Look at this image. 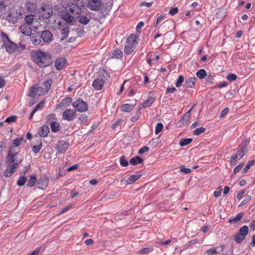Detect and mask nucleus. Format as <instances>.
Here are the masks:
<instances>
[{
	"label": "nucleus",
	"mask_w": 255,
	"mask_h": 255,
	"mask_svg": "<svg viewBox=\"0 0 255 255\" xmlns=\"http://www.w3.org/2000/svg\"><path fill=\"white\" fill-rule=\"evenodd\" d=\"M249 227L253 231L255 230V220H253L250 224Z\"/></svg>",
	"instance_id": "obj_64"
},
{
	"label": "nucleus",
	"mask_w": 255,
	"mask_h": 255,
	"mask_svg": "<svg viewBox=\"0 0 255 255\" xmlns=\"http://www.w3.org/2000/svg\"><path fill=\"white\" fill-rule=\"evenodd\" d=\"M112 57H115L116 58H119L122 57L123 53L120 50H115L112 53Z\"/></svg>",
	"instance_id": "obj_40"
},
{
	"label": "nucleus",
	"mask_w": 255,
	"mask_h": 255,
	"mask_svg": "<svg viewBox=\"0 0 255 255\" xmlns=\"http://www.w3.org/2000/svg\"><path fill=\"white\" fill-rule=\"evenodd\" d=\"M247 150V145H245L242 149L239 150L238 152L233 155L234 159L240 160L241 159L245 154L246 151Z\"/></svg>",
	"instance_id": "obj_22"
},
{
	"label": "nucleus",
	"mask_w": 255,
	"mask_h": 255,
	"mask_svg": "<svg viewBox=\"0 0 255 255\" xmlns=\"http://www.w3.org/2000/svg\"><path fill=\"white\" fill-rule=\"evenodd\" d=\"M163 125L162 123H158L156 128L155 133L156 134H158L163 129Z\"/></svg>",
	"instance_id": "obj_50"
},
{
	"label": "nucleus",
	"mask_w": 255,
	"mask_h": 255,
	"mask_svg": "<svg viewBox=\"0 0 255 255\" xmlns=\"http://www.w3.org/2000/svg\"><path fill=\"white\" fill-rule=\"evenodd\" d=\"M26 10L29 12H34L37 8L35 0H27L25 3Z\"/></svg>",
	"instance_id": "obj_14"
},
{
	"label": "nucleus",
	"mask_w": 255,
	"mask_h": 255,
	"mask_svg": "<svg viewBox=\"0 0 255 255\" xmlns=\"http://www.w3.org/2000/svg\"><path fill=\"white\" fill-rule=\"evenodd\" d=\"M184 80V76L183 75H180L178 77V78L176 83V84H175L176 86L178 88L180 87L182 85V83H183Z\"/></svg>",
	"instance_id": "obj_43"
},
{
	"label": "nucleus",
	"mask_w": 255,
	"mask_h": 255,
	"mask_svg": "<svg viewBox=\"0 0 255 255\" xmlns=\"http://www.w3.org/2000/svg\"><path fill=\"white\" fill-rule=\"evenodd\" d=\"M196 79L195 77H190L186 79L185 81L184 86L187 88H194L195 83Z\"/></svg>",
	"instance_id": "obj_23"
},
{
	"label": "nucleus",
	"mask_w": 255,
	"mask_h": 255,
	"mask_svg": "<svg viewBox=\"0 0 255 255\" xmlns=\"http://www.w3.org/2000/svg\"><path fill=\"white\" fill-rule=\"evenodd\" d=\"M45 93V90L43 87H39L35 88L34 87H31L29 90V93L28 96L34 97L36 96H40L44 94Z\"/></svg>",
	"instance_id": "obj_11"
},
{
	"label": "nucleus",
	"mask_w": 255,
	"mask_h": 255,
	"mask_svg": "<svg viewBox=\"0 0 255 255\" xmlns=\"http://www.w3.org/2000/svg\"><path fill=\"white\" fill-rule=\"evenodd\" d=\"M249 233V227L247 226L241 227L238 232L234 236V240L238 244H241L246 239Z\"/></svg>",
	"instance_id": "obj_3"
},
{
	"label": "nucleus",
	"mask_w": 255,
	"mask_h": 255,
	"mask_svg": "<svg viewBox=\"0 0 255 255\" xmlns=\"http://www.w3.org/2000/svg\"><path fill=\"white\" fill-rule=\"evenodd\" d=\"M106 82V78L104 75H100L95 79L92 83V87L96 90H101Z\"/></svg>",
	"instance_id": "obj_9"
},
{
	"label": "nucleus",
	"mask_w": 255,
	"mask_h": 255,
	"mask_svg": "<svg viewBox=\"0 0 255 255\" xmlns=\"http://www.w3.org/2000/svg\"><path fill=\"white\" fill-rule=\"evenodd\" d=\"M21 14V13L17 9L12 8L10 9L9 13L6 17V19L10 23L15 24L17 22L18 18Z\"/></svg>",
	"instance_id": "obj_6"
},
{
	"label": "nucleus",
	"mask_w": 255,
	"mask_h": 255,
	"mask_svg": "<svg viewBox=\"0 0 255 255\" xmlns=\"http://www.w3.org/2000/svg\"><path fill=\"white\" fill-rule=\"evenodd\" d=\"M102 6V2L101 0H88L86 6L91 10L98 11Z\"/></svg>",
	"instance_id": "obj_8"
},
{
	"label": "nucleus",
	"mask_w": 255,
	"mask_h": 255,
	"mask_svg": "<svg viewBox=\"0 0 255 255\" xmlns=\"http://www.w3.org/2000/svg\"><path fill=\"white\" fill-rule=\"evenodd\" d=\"M76 118V111L75 110L67 109L62 114V118L68 121H71Z\"/></svg>",
	"instance_id": "obj_10"
},
{
	"label": "nucleus",
	"mask_w": 255,
	"mask_h": 255,
	"mask_svg": "<svg viewBox=\"0 0 255 255\" xmlns=\"http://www.w3.org/2000/svg\"><path fill=\"white\" fill-rule=\"evenodd\" d=\"M149 147L147 146H143L142 148H141L138 151V153L140 154H142L144 153L145 152H147L149 150Z\"/></svg>",
	"instance_id": "obj_55"
},
{
	"label": "nucleus",
	"mask_w": 255,
	"mask_h": 255,
	"mask_svg": "<svg viewBox=\"0 0 255 255\" xmlns=\"http://www.w3.org/2000/svg\"><path fill=\"white\" fill-rule=\"evenodd\" d=\"M153 251V249L150 248H145L142 249V250H140L138 251V254H148L150 252Z\"/></svg>",
	"instance_id": "obj_48"
},
{
	"label": "nucleus",
	"mask_w": 255,
	"mask_h": 255,
	"mask_svg": "<svg viewBox=\"0 0 255 255\" xmlns=\"http://www.w3.org/2000/svg\"><path fill=\"white\" fill-rule=\"evenodd\" d=\"M143 158H142L138 156H136L131 158L129 162L132 165H137L138 164H140V163H142L143 162Z\"/></svg>",
	"instance_id": "obj_28"
},
{
	"label": "nucleus",
	"mask_w": 255,
	"mask_h": 255,
	"mask_svg": "<svg viewBox=\"0 0 255 255\" xmlns=\"http://www.w3.org/2000/svg\"><path fill=\"white\" fill-rule=\"evenodd\" d=\"M56 115L55 114H49L47 116V120L48 122H49L52 120H56Z\"/></svg>",
	"instance_id": "obj_63"
},
{
	"label": "nucleus",
	"mask_w": 255,
	"mask_h": 255,
	"mask_svg": "<svg viewBox=\"0 0 255 255\" xmlns=\"http://www.w3.org/2000/svg\"><path fill=\"white\" fill-rule=\"evenodd\" d=\"M229 111V109L228 108H225L221 113L220 115V118H223Z\"/></svg>",
	"instance_id": "obj_60"
},
{
	"label": "nucleus",
	"mask_w": 255,
	"mask_h": 255,
	"mask_svg": "<svg viewBox=\"0 0 255 255\" xmlns=\"http://www.w3.org/2000/svg\"><path fill=\"white\" fill-rule=\"evenodd\" d=\"M206 131V128L203 127L196 128L194 131L193 134L194 135H199L202 133Z\"/></svg>",
	"instance_id": "obj_46"
},
{
	"label": "nucleus",
	"mask_w": 255,
	"mask_h": 255,
	"mask_svg": "<svg viewBox=\"0 0 255 255\" xmlns=\"http://www.w3.org/2000/svg\"><path fill=\"white\" fill-rule=\"evenodd\" d=\"M134 105L126 104L122 106L121 110L125 112H129L133 109Z\"/></svg>",
	"instance_id": "obj_30"
},
{
	"label": "nucleus",
	"mask_w": 255,
	"mask_h": 255,
	"mask_svg": "<svg viewBox=\"0 0 255 255\" xmlns=\"http://www.w3.org/2000/svg\"><path fill=\"white\" fill-rule=\"evenodd\" d=\"M237 78V76L235 74H229L227 76V79L230 81H235Z\"/></svg>",
	"instance_id": "obj_52"
},
{
	"label": "nucleus",
	"mask_w": 255,
	"mask_h": 255,
	"mask_svg": "<svg viewBox=\"0 0 255 255\" xmlns=\"http://www.w3.org/2000/svg\"><path fill=\"white\" fill-rule=\"evenodd\" d=\"M62 37L61 39L64 40L66 38H67L68 36L69 32V27L67 25H64L62 29H61L60 31Z\"/></svg>",
	"instance_id": "obj_25"
},
{
	"label": "nucleus",
	"mask_w": 255,
	"mask_h": 255,
	"mask_svg": "<svg viewBox=\"0 0 255 255\" xmlns=\"http://www.w3.org/2000/svg\"><path fill=\"white\" fill-rule=\"evenodd\" d=\"M123 122V120H119L114 124L112 125V128L113 129H115L117 127L121 125Z\"/></svg>",
	"instance_id": "obj_62"
},
{
	"label": "nucleus",
	"mask_w": 255,
	"mask_h": 255,
	"mask_svg": "<svg viewBox=\"0 0 255 255\" xmlns=\"http://www.w3.org/2000/svg\"><path fill=\"white\" fill-rule=\"evenodd\" d=\"M53 14L52 7L49 5H44L38 10V16L43 19H48Z\"/></svg>",
	"instance_id": "obj_5"
},
{
	"label": "nucleus",
	"mask_w": 255,
	"mask_h": 255,
	"mask_svg": "<svg viewBox=\"0 0 255 255\" xmlns=\"http://www.w3.org/2000/svg\"><path fill=\"white\" fill-rule=\"evenodd\" d=\"M36 178L35 175H31L30 176V179L28 181L27 185L29 187H32L34 186L36 182Z\"/></svg>",
	"instance_id": "obj_33"
},
{
	"label": "nucleus",
	"mask_w": 255,
	"mask_h": 255,
	"mask_svg": "<svg viewBox=\"0 0 255 255\" xmlns=\"http://www.w3.org/2000/svg\"><path fill=\"white\" fill-rule=\"evenodd\" d=\"M22 139H23L22 138H21L20 139H19V138L15 139L12 142V145L15 147L18 146L19 145L20 141H21Z\"/></svg>",
	"instance_id": "obj_61"
},
{
	"label": "nucleus",
	"mask_w": 255,
	"mask_h": 255,
	"mask_svg": "<svg viewBox=\"0 0 255 255\" xmlns=\"http://www.w3.org/2000/svg\"><path fill=\"white\" fill-rule=\"evenodd\" d=\"M251 197L250 195H246L245 199L242 201L239 206H242L247 204L249 201L251 200Z\"/></svg>",
	"instance_id": "obj_51"
},
{
	"label": "nucleus",
	"mask_w": 255,
	"mask_h": 255,
	"mask_svg": "<svg viewBox=\"0 0 255 255\" xmlns=\"http://www.w3.org/2000/svg\"><path fill=\"white\" fill-rule=\"evenodd\" d=\"M52 84V80L50 79L47 80L43 83V86L44 89L45 90V93H47L50 90Z\"/></svg>",
	"instance_id": "obj_34"
},
{
	"label": "nucleus",
	"mask_w": 255,
	"mask_h": 255,
	"mask_svg": "<svg viewBox=\"0 0 255 255\" xmlns=\"http://www.w3.org/2000/svg\"><path fill=\"white\" fill-rule=\"evenodd\" d=\"M141 177V175L134 174L130 176L128 178L129 183H132L137 180Z\"/></svg>",
	"instance_id": "obj_41"
},
{
	"label": "nucleus",
	"mask_w": 255,
	"mask_h": 255,
	"mask_svg": "<svg viewBox=\"0 0 255 255\" xmlns=\"http://www.w3.org/2000/svg\"><path fill=\"white\" fill-rule=\"evenodd\" d=\"M69 147V143L64 140H60L58 141L56 145V148L58 151V152L64 153Z\"/></svg>",
	"instance_id": "obj_12"
},
{
	"label": "nucleus",
	"mask_w": 255,
	"mask_h": 255,
	"mask_svg": "<svg viewBox=\"0 0 255 255\" xmlns=\"http://www.w3.org/2000/svg\"><path fill=\"white\" fill-rule=\"evenodd\" d=\"M63 18L66 22V23L69 25H73L76 22V20L75 19L76 17L74 16L73 15H70L68 13H66L63 14Z\"/></svg>",
	"instance_id": "obj_16"
},
{
	"label": "nucleus",
	"mask_w": 255,
	"mask_h": 255,
	"mask_svg": "<svg viewBox=\"0 0 255 255\" xmlns=\"http://www.w3.org/2000/svg\"><path fill=\"white\" fill-rule=\"evenodd\" d=\"M72 105L75 108V111L78 112H83L88 110V104L80 98L74 102Z\"/></svg>",
	"instance_id": "obj_7"
},
{
	"label": "nucleus",
	"mask_w": 255,
	"mask_h": 255,
	"mask_svg": "<svg viewBox=\"0 0 255 255\" xmlns=\"http://www.w3.org/2000/svg\"><path fill=\"white\" fill-rule=\"evenodd\" d=\"M244 165V163H241L237 166L234 169V173H236L241 170Z\"/></svg>",
	"instance_id": "obj_56"
},
{
	"label": "nucleus",
	"mask_w": 255,
	"mask_h": 255,
	"mask_svg": "<svg viewBox=\"0 0 255 255\" xmlns=\"http://www.w3.org/2000/svg\"><path fill=\"white\" fill-rule=\"evenodd\" d=\"M120 164L124 167H127L128 165V161L125 159V157L123 156L121 157L120 159Z\"/></svg>",
	"instance_id": "obj_49"
},
{
	"label": "nucleus",
	"mask_w": 255,
	"mask_h": 255,
	"mask_svg": "<svg viewBox=\"0 0 255 255\" xmlns=\"http://www.w3.org/2000/svg\"><path fill=\"white\" fill-rule=\"evenodd\" d=\"M137 36L133 34L130 35L128 37L124 50L125 53L127 54L132 53L137 44Z\"/></svg>",
	"instance_id": "obj_2"
},
{
	"label": "nucleus",
	"mask_w": 255,
	"mask_h": 255,
	"mask_svg": "<svg viewBox=\"0 0 255 255\" xmlns=\"http://www.w3.org/2000/svg\"><path fill=\"white\" fill-rule=\"evenodd\" d=\"M34 63L40 67H46L50 65L53 61L50 53L40 50L36 51L32 54Z\"/></svg>",
	"instance_id": "obj_1"
},
{
	"label": "nucleus",
	"mask_w": 255,
	"mask_h": 255,
	"mask_svg": "<svg viewBox=\"0 0 255 255\" xmlns=\"http://www.w3.org/2000/svg\"><path fill=\"white\" fill-rule=\"evenodd\" d=\"M6 159L7 163L9 165L14 163L15 161L14 155L10 151H8Z\"/></svg>",
	"instance_id": "obj_27"
},
{
	"label": "nucleus",
	"mask_w": 255,
	"mask_h": 255,
	"mask_svg": "<svg viewBox=\"0 0 255 255\" xmlns=\"http://www.w3.org/2000/svg\"><path fill=\"white\" fill-rule=\"evenodd\" d=\"M155 99L152 97H150L148 99L142 104V107L145 108L149 107L154 101Z\"/></svg>",
	"instance_id": "obj_37"
},
{
	"label": "nucleus",
	"mask_w": 255,
	"mask_h": 255,
	"mask_svg": "<svg viewBox=\"0 0 255 255\" xmlns=\"http://www.w3.org/2000/svg\"><path fill=\"white\" fill-rule=\"evenodd\" d=\"M49 132V127L47 126H43L39 129L38 134L40 136L45 137L47 136Z\"/></svg>",
	"instance_id": "obj_24"
},
{
	"label": "nucleus",
	"mask_w": 255,
	"mask_h": 255,
	"mask_svg": "<svg viewBox=\"0 0 255 255\" xmlns=\"http://www.w3.org/2000/svg\"><path fill=\"white\" fill-rule=\"evenodd\" d=\"M91 16L89 14L82 15L81 13L78 14V16L76 17L78 21L84 25H87L90 21Z\"/></svg>",
	"instance_id": "obj_17"
},
{
	"label": "nucleus",
	"mask_w": 255,
	"mask_h": 255,
	"mask_svg": "<svg viewBox=\"0 0 255 255\" xmlns=\"http://www.w3.org/2000/svg\"><path fill=\"white\" fill-rule=\"evenodd\" d=\"M1 39L3 43V45L5 44V43H7V42H9L11 40L9 39L8 35L6 34L4 32H1Z\"/></svg>",
	"instance_id": "obj_42"
},
{
	"label": "nucleus",
	"mask_w": 255,
	"mask_h": 255,
	"mask_svg": "<svg viewBox=\"0 0 255 255\" xmlns=\"http://www.w3.org/2000/svg\"><path fill=\"white\" fill-rule=\"evenodd\" d=\"M255 162V160H252L249 161L244 168L243 172L246 173L250 168L251 166L254 164Z\"/></svg>",
	"instance_id": "obj_45"
},
{
	"label": "nucleus",
	"mask_w": 255,
	"mask_h": 255,
	"mask_svg": "<svg viewBox=\"0 0 255 255\" xmlns=\"http://www.w3.org/2000/svg\"><path fill=\"white\" fill-rule=\"evenodd\" d=\"M72 101V99L70 97H67L63 99L61 102L56 106L57 108H65L70 105Z\"/></svg>",
	"instance_id": "obj_18"
},
{
	"label": "nucleus",
	"mask_w": 255,
	"mask_h": 255,
	"mask_svg": "<svg viewBox=\"0 0 255 255\" xmlns=\"http://www.w3.org/2000/svg\"><path fill=\"white\" fill-rule=\"evenodd\" d=\"M27 179L26 177H25L23 175H20V177H19L17 180V184L19 186H22L25 184V182L27 181Z\"/></svg>",
	"instance_id": "obj_35"
},
{
	"label": "nucleus",
	"mask_w": 255,
	"mask_h": 255,
	"mask_svg": "<svg viewBox=\"0 0 255 255\" xmlns=\"http://www.w3.org/2000/svg\"><path fill=\"white\" fill-rule=\"evenodd\" d=\"M88 117L86 115H82L79 118V121L81 124H85L87 121Z\"/></svg>",
	"instance_id": "obj_53"
},
{
	"label": "nucleus",
	"mask_w": 255,
	"mask_h": 255,
	"mask_svg": "<svg viewBox=\"0 0 255 255\" xmlns=\"http://www.w3.org/2000/svg\"><path fill=\"white\" fill-rule=\"evenodd\" d=\"M180 170L181 172L184 173L185 174H188L191 172L190 169L187 168L183 165L180 166Z\"/></svg>",
	"instance_id": "obj_54"
},
{
	"label": "nucleus",
	"mask_w": 255,
	"mask_h": 255,
	"mask_svg": "<svg viewBox=\"0 0 255 255\" xmlns=\"http://www.w3.org/2000/svg\"><path fill=\"white\" fill-rule=\"evenodd\" d=\"M244 213L241 212L237 214V216L233 219H230L229 222L230 223H234L239 221L244 216Z\"/></svg>",
	"instance_id": "obj_31"
},
{
	"label": "nucleus",
	"mask_w": 255,
	"mask_h": 255,
	"mask_svg": "<svg viewBox=\"0 0 255 255\" xmlns=\"http://www.w3.org/2000/svg\"><path fill=\"white\" fill-rule=\"evenodd\" d=\"M66 62V60L64 58H58L55 61V67L57 70H61L64 68Z\"/></svg>",
	"instance_id": "obj_20"
},
{
	"label": "nucleus",
	"mask_w": 255,
	"mask_h": 255,
	"mask_svg": "<svg viewBox=\"0 0 255 255\" xmlns=\"http://www.w3.org/2000/svg\"><path fill=\"white\" fill-rule=\"evenodd\" d=\"M40 36L45 43H49L53 40V35L49 30L43 31Z\"/></svg>",
	"instance_id": "obj_13"
},
{
	"label": "nucleus",
	"mask_w": 255,
	"mask_h": 255,
	"mask_svg": "<svg viewBox=\"0 0 255 255\" xmlns=\"http://www.w3.org/2000/svg\"><path fill=\"white\" fill-rule=\"evenodd\" d=\"M206 253L207 255H213L215 254H217L218 253L217 251V249L216 248H211L206 251Z\"/></svg>",
	"instance_id": "obj_47"
},
{
	"label": "nucleus",
	"mask_w": 255,
	"mask_h": 255,
	"mask_svg": "<svg viewBox=\"0 0 255 255\" xmlns=\"http://www.w3.org/2000/svg\"><path fill=\"white\" fill-rule=\"evenodd\" d=\"M178 11V9L177 7H173L169 11V13L171 15H174L176 14Z\"/></svg>",
	"instance_id": "obj_59"
},
{
	"label": "nucleus",
	"mask_w": 255,
	"mask_h": 255,
	"mask_svg": "<svg viewBox=\"0 0 255 255\" xmlns=\"http://www.w3.org/2000/svg\"><path fill=\"white\" fill-rule=\"evenodd\" d=\"M15 120H16V117L14 116H11V117L6 118V120H5V122L8 123H10L15 122Z\"/></svg>",
	"instance_id": "obj_58"
},
{
	"label": "nucleus",
	"mask_w": 255,
	"mask_h": 255,
	"mask_svg": "<svg viewBox=\"0 0 255 255\" xmlns=\"http://www.w3.org/2000/svg\"><path fill=\"white\" fill-rule=\"evenodd\" d=\"M3 46L5 47L6 51L10 54L13 53L17 49H18V46L11 41L7 42V43H5Z\"/></svg>",
	"instance_id": "obj_15"
},
{
	"label": "nucleus",
	"mask_w": 255,
	"mask_h": 255,
	"mask_svg": "<svg viewBox=\"0 0 255 255\" xmlns=\"http://www.w3.org/2000/svg\"><path fill=\"white\" fill-rule=\"evenodd\" d=\"M50 126L53 132H56L60 130V125L58 123L52 121L50 123Z\"/></svg>",
	"instance_id": "obj_29"
},
{
	"label": "nucleus",
	"mask_w": 255,
	"mask_h": 255,
	"mask_svg": "<svg viewBox=\"0 0 255 255\" xmlns=\"http://www.w3.org/2000/svg\"><path fill=\"white\" fill-rule=\"evenodd\" d=\"M29 169H30V166L29 165L27 166H25L22 169V170L21 171L20 174L21 175L24 176L25 173L28 172V171L29 170Z\"/></svg>",
	"instance_id": "obj_57"
},
{
	"label": "nucleus",
	"mask_w": 255,
	"mask_h": 255,
	"mask_svg": "<svg viewBox=\"0 0 255 255\" xmlns=\"http://www.w3.org/2000/svg\"><path fill=\"white\" fill-rule=\"evenodd\" d=\"M206 75V72L203 69L199 70L196 73V76L200 79H203Z\"/></svg>",
	"instance_id": "obj_39"
},
{
	"label": "nucleus",
	"mask_w": 255,
	"mask_h": 255,
	"mask_svg": "<svg viewBox=\"0 0 255 255\" xmlns=\"http://www.w3.org/2000/svg\"><path fill=\"white\" fill-rule=\"evenodd\" d=\"M84 5H80L76 3H71L68 4L66 7V10L69 12L71 14L74 15V16L77 17L78 14L81 12V7Z\"/></svg>",
	"instance_id": "obj_4"
},
{
	"label": "nucleus",
	"mask_w": 255,
	"mask_h": 255,
	"mask_svg": "<svg viewBox=\"0 0 255 255\" xmlns=\"http://www.w3.org/2000/svg\"><path fill=\"white\" fill-rule=\"evenodd\" d=\"M193 108L190 109L187 112H186L183 116L182 121H183V123L187 124L189 121V118L190 116V112L192 110Z\"/></svg>",
	"instance_id": "obj_38"
},
{
	"label": "nucleus",
	"mask_w": 255,
	"mask_h": 255,
	"mask_svg": "<svg viewBox=\"0 0 255 255\" xmlns=\"http://www.w3.org/2000/svg\"><path fill=\"white\" fill-rule=\"evenodd\" d=\"M42 147V142L40 141L39 143L37 145H34L32 148V151L35 153H37L39 152L40 150L41 149Z\"/></svg>",
	"instance_id": "obj_44"
},
{
	"label": "nucleus",
	"mask_w": 255,
	"mask_h": 255,
	"mask_svg": "<svg viewBox=\"0 0 255 255\" xmlns=\"http://www.w3.org/2000/svg\"><path fill=\"white\" fill-rule=\"evenodd\" d=\"M31 40L32 43L35 45H39L41 44V38L40 35H33L31 37Z\"/></svg>",
	"instance_id": "obj_26"
},
{
	"label": "nucleus",
	"mask_w": 255,
	"mask_h": 255,
	"mask_svg": "<svg viewBox=\"0 0 255 255\" xmlns=\"http://www.w3.org/2000/svg\"><path fill=\"white\" fill-rule=\"evenodd\" d=\"M18 167V163H14L12 165H11L10 167V168H7L5 170L4 175L6 177H10L11 176L13 173L15 172V169Z\"/></svg>",
	"instance_id": "obj_21"
},
{
	"label": "nucleus",
	"mask_w": 255,
	"mask_h": 255,
	"mask_svg": "<svg viewBox=\"0 0 255 255\" xmlns=\"http://www.w3.org/2000/svg\"><path fill=\"white\" fill-rule=\"evenodd\" d=\"M193 140L192 138H182L179 141V145L180 146H184L190 143Z\"/></svg>",
	"instance_id": "obj_32"
},
{
	"label": "nucleus",
	"mask_w": 255,
	"mask_h": 255,
	"mask_svg": "<svg viewBox=\"0 0 255 255\" xmlns=\"http://www.w3.org/2000/svg\"><path fill=\"white\" fill-rule=\"evenodd\" d=\"M33 20L34 15L33 14L27 15L25 18V24L30 25V26H32V24L33 22Z\"/></svg>",
	"instance_id": "obj_36"
},
{
	"label": "nucleus",
	"mask_w": 255,
	"mask_h": 255,
	"mask_svg": "<svg viewBox=\"0 0 255 255\" xmlns=\"http://www.w3.org/2000/svg\"><path fill=\"white\" fill-rule=\"evenodd\" d=\"M20 32L24 35L28 36L31 33V28L30 25L24 23L20 26Z\"/></svg>",
	"instance_id": "obj_19"
}]
</instances>
